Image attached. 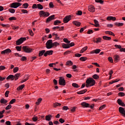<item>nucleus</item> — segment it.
Masks as SVG:
<instances>
[{"label": "nucleus", "instance_id": "1", "mask_svg": "<svg viewBox=\"0 0 125 125\" xmlns=\"http://www.w3.org/2000/svg\"><path fill=\"white\" fill-rule=\"evenodd\" d=\"M86 86L88 87L89 86H93L95 84V80L93 78H89L86 81Z\"/></svg>", "mask_w": 125, "mask_h": 125}, {"label": "nucleus", "instance_id": "2", "mask_svg": "<svg viewBox=\"0 0 125 125\" xmlns=\"http://www.w3.org/2000/svg\"><path fill=\"white\" fill-rule=\"evenodd\" d=\"M22 52H25V53H31V52H33V49L30 48L29 46H22Z\"/></svg>", "mask_w": 125, "mask_h": 125}, {"label": "nucleus", "instance_id": "3", "mask_svg": "<svg viewBox=\"0 0 125 125\" xmlns=\"http://www.w3.org/2000/svg\"><path fill=\"white\" fill-rule=\"evenodd\" d=\"M50 15L49 12H44L43 10H41L39 12V16L40 17H48Z\"/></svg>", "mask_w": 125, "mask_h": 125}, {"label": "nucleus", "instance_id": "4", "mask_svg": "<svg viewBox=\"0 0 125 125\" xmlns=\"http://www.w3.org/2000/svg\"><path fill=\"white\" fill-rule=\"evenodd\" d=\"M46 47L47 49H50L53 47L52 40H49L47 41L46 44Z\"/></svg>", "mask_w": 125, "mask_h": 125}, {"label": "nucleus", "instance_id": "5", "mask_svg": "<svg viewBox=\"0 0 125 125\" xmlns=\"http://www.w3.org/2000/svg\"><path fill=\"white\" fill-rule=\"evenodd\" d=\"M25 41H26V38L25 37H24V38L21 37L16 42V45H20L21 44H22V43L24 42H25Z\"/></svg>", "mask_w": 125, "mask_h": 125}, {"label": "nucleus", "instance_id": "6", "mask_svg": "<svg viewBox=\"0 0 125 125\" xmlns=\"http://www.w3.org/2000/svg\"><path fill=\"white\" fill-rule=\"evenodd\" d=\"M21 5H22V4L19 2H13L10 4V7L12 8H17V7H19Z\"/></svg>", "mask_w": 125, "mask_h": 125}, {"label": "nucleus", "instance_id": "7", "mask_svg": "<svg viewBox=\"0 0 125 125\" xmlns=\"http://www.w3.org/2000/svg\"><path fill=\"white\" fill-rule=\"evenodd\" d=\"M59 84L60 85H66V81L63 77H60L59 80Z\"/></svg>", "mask_w": 125, "mask_h": 125}, {"label": "nucleus", "instance_id": "8", "mask_svg": "<svg viewBox=\"0 0 125 125\" xmlns=\"http://www.w3.org/2000/svg\"><path fill=\"white\" fill-rule=\"evenodd\" d=\"M11 52L12 51L10 49H6L1 51V54H7V55H8V54L11 53Z\"/></svg>", "mask_w": 125, "mask_h": 125}, {"label": "nucleus", "instance_id": "9", "mask_svg": "<svg viewBox=\"0 0 125 125\" xmlns=\"http://www.w3.org/2000/svg\"><path fill=\"white\" fill-rule=\"evenodd\" d=\"M71 15H68L64 17L63 20V23H68L71 20Z\"/></svg>", "mask_w": 125, "mask_h": 125}, {"label": "nucleus", "instance_id": "10", "mask_svg": "<svg viewBox=\"0 0 125 125\" xmlns=\"http://www.w3.org/2000/svg\"><path fill=\"white\" fill-rule=\"evenodd\" d=\"M119 113L122 114V116L125 118V110L124 107H120L119 108Z\"/></svg>", "mask_w": 125, "mask_h": 125}, {"label": "nucleus", "instance_id": "11", "mask_svg": "<svg viewBox=\"0 0 125 125\" xmlns=\"http://www.w3.org/2000/svg\"><path fill=\"white\" fill-rule=\"evenodd\" d=\"M55 18V15H52L51 16L49 17L46 20V23H48L50 22V21H52V20H54Z\"/></svg>", "mask_w": 125, "mask_h": 125}, {"label": "nucleus", "instance_id": "12", "mask_svg": "<svg viewBox=\"0 0 125 125\" xmlns=\"http://www.w3.org/2000/svg\"><path fill=\"white\" fill-rule=\"evenodd\" d=\"M53 54V50L46 51L44 54V56L46 57L47 55H52Z\"/></svg>", "mask_w": 125, "mask_h": 125}, {"label": "nucleus", "instance_id": "13", "mask_svg": "<svg viewBox=\"0 0 125 125\" xmlns=\"http://www.w3.org/2000/svg\"><path fill=\"white\" fill-rule=\"evenodd\" d=\"M88 8L90 12H95V8L93 5H91L89 6Z\"/></svg>", "mask_w": 125, "mask_h": 125}, {"label": "nucleus", "instance_id": "14", "mask_svg": "<svg viewBox=\"0 0 125 125\" xmlns=\"http://www.w3.org/2000/svg\"><path fill=\"white\" fill-rule=\"evenodd\" d=\"M100 51L101 50L100 49H96L90 52L91 54H93L95 53V54H98V53H100Z\"/></svg>", "mask_w": 125, "mask_h": 125}, {"label": "nucleus", "instance_id": "15", "mask_svg": "<svg viewBox=\"0 0 125 125\" xmlns=\"http://www.w3.org/2000/svg\"><path fill=\"white\" fill-rule=\"evenodd\" d=\"M121 60V58H120V56L118 55H116L114 56V62L115 63H118L119 61Z\"/></svg>", "mask_w": 125, "mask_h": 125}, {"label": "nucleus", "instance_id": "16", "mask_svg": "<svg viewBox=\"0 0 125 125\" xmlns=\"http://www.w3.org/2000/svg\"><path fill=\"white\" fill-rule=\"evenodd\" d=\"M117 103L119 104V105H120V106H122V107H125V104L124 103L123 101L121 100L120 99H118L117 100Z\"/></svg>", "mask_w": 125, "mask_h": 125}, {"label": "nucleus", "instance_id": "17", "mask_svg": "<svg viewBox=\"0 0 125 125\" xmlns=\"http://www.w3.org/2000/svg\"><path fill=\"white\" fill-rule=\"evenodd\" d=\"M52 37H54V39L56 41H57V40H60V37L59 36H58V34H57L55 33H52Z\"/></svg>", "mask_w": 125, "mask_h": 125}, {"label": "nucleus", "instance_id": "18", "mask_svg": "<svg viewBox=\"0 0 125 125\" xmlns=\"http://www.w3.org/2000/svg\"><path fill=\"white\" fill-rule=\"evenodd\" d=\"M72 24L73 25H75V26H76V27H80V26H81V24L82 23H81V22L77 21H75L72 22Z\"/></svg>", "mask_w": 125, "mask_h": 125}, {"label": "nucleus", "instance_id": "19", "mask_svg": "<svg viewBox=\"0 0 125 125\" xmlns=\"http://www.w3.org/2000/svg\"><path fill=\"white\" fill-rule=\"evenodd\" d=\"M106 20H113V21H116L117 20V19L115 17L112 16H108L106 18Z\"/></svg>", "mask_w": 125, "mask_h": 125}, {"label": "nucleus", "instance_id": "20", "mask_svg": "<svg viewBox=\"0 0 125 125\" xmlns=\"http://www.w3.org/2000/svg\"><path fill=\"white\" fill-rule=\"evenodd\" d=\"M81 106H83V107L85 108H88V106H89V104L88 103H85V102H83L81 103Z\"/></svg>", "mask_w": 125, "mask_h": 125}, {"label": "nucleus", "instance_id": "21", "mask_svg": "<svg viewBox=\"0 0 125 125\" xmlns=\"http://www.w3.org/2000/svg\"><path fill=\"white\" fill-rule=\"evenodd\" d=\"M52 118V115L49 114L45 116V120L48 122L49 121H51V119Z\"/></svg>", "mask_w": 125, "mask_h": 125}, {"label": "nucleus", "instance_id": "22", "mask_svg": "<svg viewBox=\"0 0 125 125\" xmlns=\"http://www.w3.org/2000/svg\"><path fill=\"white\" fill-rule=\"evenodd\" d=\"M21 76V74L20 73H17L14 76V80L15 81H17L18 79H19V77Z\"/></svg>", "mask_w": 125, "mask_h": 125}, {"label": "nucleus", "instance_id": "23", "mask_svg": "<svg viewBox=\"0 0 125 125\" xmlns=\"http://www.w3.org/2000/svg\"><path fill=\"white\" fill-rule=\"evenodd\" d=\"M44 53H45V50L40 51L39 53V57H41L42 56V55H44Z\"/></svg>", "mask_w": 125, "mask_h": 125}, {"label": "nucleus", "instance_id": "24", "mask_svg": "<svg viewBox=\"0 0 125 125\" xmlns=\"http://www.w3.org/2000/svg\"><path fill=\"white\" fill-rule=\"evenodd\" d=\"M6 80H11V81H14V75H10L7 78Z\"/></svg>", "mask_w": 125, "mask_h": 125}, {"label": "nucleus", "instance_id": "25", "mask_svg": "<svg viewBox=\"0 0 125 125\" xmlns=\"http://www.w3.org/2000/svg\"><path fill=\"white\" fill-rule=\"evenodd\" d=\"M73 62L72 61H67L66 62L65 65L66 66H73Z\"/></svg>", "mask_w": 125, "mask_h": 125}, {"label": "nucleus", "instance_id": "26", "mask_svg": "<svg viewBox=\"0 0 125 125\" xmlns=\"http://www.w3.org/2000/svg\"><path fill=\"white\" fill-rule=\"evenodd\" d=\"M105 34L107 35H110V36H113V37H115V34L114 33L110 31H106L104 32Z\"/></svg>", "mask_w": 125, "mask_h": 125}, {"label": "nucleus", "instance_id": "27", "mask_svg": "<svg viewBox=\"0 0 125 125\" xmlns=\"http://www.w3.org/2000/svg\"><path fill=\"white\" fill-rule=\"evenodd\" d=\"M103 40H104V41H111L112 40V38L110 37L104 36L103 37Z\"/></svg>", "mask_w": 125, "mask_h": 125}, {"label": "nucleus", "instance_id": "28", "mask_svg": "<svg viewBox=\"0 0 125 125\" xmlns=\"http://www.w3.org/2000/svg\"><path fill=\"white\" fill-rule=\"evenodd\" d=\"M7 102H8L7 100L4 99V98H2L0 100V103L1 104H6Z\"/></svg>", "mask_w": 125, "mask_h": 125}, {"label": "nucleus", "instance_id": "29", "mask_svg": "<svg viewBox=\"0 0 125 125\" xmlns=\"http://www.w3.org/2000/svg\"><path fill=\"white\" fill-rule=\"evenodd\" d=\"M62 46L63 48H70V44H69L63 43Z\"/></svg>", "mask_w": 125, "mask_h": 125}, {"label": "nucleus", "instance_id": "30", "mask_svg": "<svg viewBox=\"0 0 125 125\" xmlns=\"http://www.w3.org/2000/svg\"><path fill=\"white\" fill-rule=\"evenodd\" d=\"M86 91H87V90L85 89L84 90L77 92V94H83L84 93H85Z\"/></svg>", "mask_w": 125, "mask_h": 125}, {"label": "nucleus", "instance_id": "31", "mask_svg": "<svg viewBox=\"0 0 125 125\" xmlns=\"http://www.w3.org/2000/svg\"><path fill=\"white\" fill-rule=\"evenodd\" d=\"M94 22L95 23V24L94 25L95 27H100V25L97 20H94Z\"/></svg>", "mask_w": 125, "mask_h": 125}, {"label": "nucleus", "instance_id": "32", "mask_svg": "<svg viewBox=\"0 0 125 125\" xmlns=\"http://www.w3.org/2000/svg\"><path fill=\"white\" fill-rule=\"evenodd\" d=\"M86 50H87V46H86L84 47H83L82 50L80 51V53H83L84 51H86Z\"/></svg>", "mask_w": 125, "mask_h": 125}, {"label": "nucleus", "instance_id": "33", "mask_svg": "<svg viewBox=\"0 0 125 125\" xmlns=\"http://www.w3.org/2000/svg\"><path fill=\"white\" fill-rule=\"evenodd\" d=\"M25 87V84H22L17 88V90H22Z\"/></svg>", "mask_w": 125, "mask_h": 125}, {"label": "nucleus", "instance_id": "34", "mask_svg": "<svg viewBox=\"0 0 125 125\" xmlns=\"http://www.w3.org/2000/svg\"><path fill=\"white\" fill-rule=\"evenodd\" d=\"M115 25L117 26L118 27H121L122 26H124V23L123 22H115Z\"/></svg>", "mask_w": 125, "mask_h": 125}, {"label": "nucleus", "instance_id": "35", "mask_svg": "<svg viewBox=\"0 0 125 125\" xmlns=\"http://www.w3.org/2000/svg\"><path fill=\"white\" fill-rule=\"evenodd\" d=\"M58 45H60V43L59 42H53V47H54V46H55V47H57Z\"/></svg>", "mask_w": 125, "mask_h": 125}, {"label": "nucleus", "instance_id": "36", "mask_svg": "<svg viewBox=\"0 0 125 125\" xmlns=\"http://www.w3.org/2000/svg\"><path fill=\"white\" fill-rule=\"evenodd\" d=\"M5 112V110L3 109L2 111H0V119H2L3 118V114Z\"/></svg>", "mask_w": 125, "mask_h": 125}, {"label": "nucleus", "instance_id": "37", "mask_svg": "<svg viewBox=\"0 0 125 125\" xmlns=\"http://www.w3.org/2000/svg\"><path fill=\"white\" fill-rule=\"evenodd\" d=\"M37 8L38 9H40V10H42V9H43V6H42V5L41 4H37Z\"/></svg>", "mask_w": 125, "mask_h": 125}, {"label": "nucleus", "instance_id": "38", "mask_svg": "<svg viewBox=\"0 0 125 125\" xmlns=\"http://www.w3.org/2000/svg\"><path fill=\"white\" fill-rule=\"evenodd\" d=\"M80 61H82V62H83L84 61H86V60H87V57H82L80 58Z\"/></svg>", "mask_w": 125, "mask_h": 125}, {"label": "nucleus", "instance_id": "39", "mask_svg": "<svg viewBox=\"0 0 125 125\" xmlns=\"http://www.w3.org/2000/svg\"><path fill=\"white\" fill-rule=\"evenodd\" d=\"M22 6H23V8L27 9V8H28V7H29V4L28 3H23L22 4Z\"/></svg>", "mask_w": 125, "mask_h": 125}, {"label": "nucleus", "instance_id": "40", "mask_svg": "<svg viewBox=\"0 0 125 125\" xmlns=\"http://www.w3.org/2000/svg\"><path fill=\"white\" fill-rule=\"evenodd\" d=\"M96 41L94 42H96V43H98V42H101V41H102V38H99L96 39Z\"/></svg>", "mask_w": 125, "mask_h": 125}, {"label": "nucleus", "instance_id": "41", "mask_svg": "<svg viewBox=\"0 0 125 125\" xmlns=\"http://www.w3.org/2000/svg\"><path fill=\"white\" fill-rule=\"evenodd\" d=\"M42 101V99L39 98L37 100V102L36 103V105H39V104H41V102Z\"/></svg>", "mask_w": 125, "mask_h": 125}, {"label": "nucleus", "instance_id": "42", "mask_svg": "<svg viewBox=\"0 0 125 125\" xmlns=\"http://www.w3.org/2000/svg\"><path fill=\"white\" fill-rule=\"evenodd\" d=\"M59 24H61V21L57 20L54 22V25H58Z\"/></svg>", "mask_w": 125, "mask_h": 125}, {"label": "nucleus", "instance_id": "43", "mask_svg": "<svg viewBox=\"0 0 125 125\" xmlns=\"http://www.w3.org/2000/svg\"><path fill=\"white\" fill-rule=\"evenodd\" d=\"M92 78L94 79V80H98L99 79V76L97 74H94L92 76Z\"/></svg>", "mask_w": 125, "mask_h": 125}, {"label": "nucleus", "instance_id": "44", "mask_svg": "<svg viewBox=\"0 0 125 125\" xmlns=\"http://www.w3.org/2000/svg\"><path fill=\"white\" fill-rule=\"evenodd\" d=\"M16 49L17 51H21V49H22V46H16Z\"/></svg>", "mask_w": 125, "mask_h": 125}, {"label": "nucleus", "instance_id": "45", "mask_svg": "<svg viewBox=\"0 0 125 125\" xmlns=\"http://www.w3.org/2000/svg\"><path fill=\"white\" fill-rule=\"evenodd\" d=\"M72 86H73V87H75L76 88H79V87H80V86H79V84H78L77 83H73Z\"/></svg>", "mask_w": 125, "mask_h": 125}, {"label": "nucleus", "instance_id": "46", "mask_svg": "<svg viewBox=\"0 0 125 125\" xmlns=\"http://www.w3.org/2000/svg\"><path fill=\"white\" fill-rule=\"evenodd\" d=\"M105 107H106V104H103V105L99 107V110L101 111V110H103V109H104V108H105Z\"/></svg>", "mask_w": 125, "mask_h": 125}, {"label": "nucleus", "instance_id": "47", "mask_svg": "<svg viewBox=\"0 0 125 125\" xmlns=\"http://www.w3.org/2000/svg\"><path fill=\"white\" fill-rule=\"evenodd\" d=\"M26 77H27L24 80L21 81V83H25V82H27V81H28V80H29V76H26Z\"/></svg>", "mask_w": 125, "mask_h": 125}, {"label": "nucleus", "instance_id": "48", "mask_svg": "<svg viewBox=\"0 0 125 125\" xmlns=\"http://www.w3.org/2000/svg\"><path fill=\"white\" fill-rule=\"evenodd\" d=\"M58 106H61V104L58 103H56L54 104L53 106L55 108H56V107H58Z\"/></svg>", "mask_w": 125, "mask_h": 125}, {"label": "nucleus", "instance_id": "49", "mask_svg": "<svg viewBox=\"0 0 125 125\" xmlns=\"http://www.w3.org/2000/svg\"><path fill=\"white\" fill-rule=\"evenodd\" d=\"M15 102H16V99H12L11 101H10V103H9V104H14V103H15Z\"/></svg>", "mask_w": 125, "mask_h": 125}, {"label": "nucleus", "instance_id": "50", "mask_svg": "<svg viewBox=\"0 0 125 125\" xmlns=\"http://www.w3.org/2000/svg\"><path fill=\"white\" fill-rule=\"evenodd\" d=\"M19 71V68L18 67H16L13 69V73H17Z\"/></svg>", "mask_w": 125, "mask_h": 125}, {"label": "nucleus", "instance_id": "51", "mask_svg": "<svg viewBox=\"0 0 125 125\" xmlns=\"http://www.w3.org/2000/svg\"><path fill=\"white\" fill-rule=\"evenodd\" d=\"M8 11H9L10 13H15V10L14 9L9 8Z\"/></svg>", "mask_w": 125, "mask_h": 125}, {"label": "nucleus", "instance_id": "52", "mask_svg": "<svg viewBox=\"0 0 125 125\" xmlns=\"http://www.w3.org/2000/svg\"><path fill=\"white\" fill-rule=\"evenodd\" d=\"M125 94L124 92H119L118 93V96H120V97H124L125 96Z\"/></svg>", "mask_w": 125, "mask_h": 125}, {"label": "nucleus", "instance_id": "53", "mask_svg": "<svg viewBox=\"0 0 125 125\" xmlns=\"http://www.w3.org/2000/svg\"><path fill=\"white\" fill-rule=\"evenodd\" d=\"M11 108H12V105H11V104H9L6 107L5 110H9L10 109H11Z\"/></svg>", "mask_w": 125, "mask_h": 125}, {"label": "nucleus", "instance_id": "54", "mask_svg": "<svg viewBox=\"0 0 125 125\" xmlns=\"http://www.w3.org/2000/svg\"><path fill=\"white\" fill-rule=\"evenodd\" d=\"M49 6L50 8H53L54 7V5L52 2H50L49 4Z\"/></svg>", "mask_w": 125, "mask_h": 125}, {"label": "nucleus", "instance_id": "55", "mask_svg": "<svg viewBox=\"0 0 125 125\" xmlns=\"http://www.w3.org/2000/svg\"><path fill=\"white\" fill-rule=\"evenodd\" d=\"M108 60L110 63H114V61H113V58L111 57H109L108 58Z\"/></svg>", "mask_w": 125, "mask_h": 125}, {"label": "nucleus", "instance_id": "56", "mask_svg": "<svg viewBox=\"0 0 125 125\" xmlns=\"http://www.w3.org/2000/svg\"><path fill=\"white\" fill-rule=\"evenodd\" d=\"M63 41L66 43H70V42H71L68 41V39H67V38H64Z\"/></svg>", "mask_w": 125, "mask_h": 125}, {"label": "nucleus", "instance_id": "57", "mask_svg": "<svg viewBox=\"0 0 125 125\" xmlns=\"http://www.w3.org/2000/svg\"><path fill=\"white\" fill-rule=\"evenodd\" d=\"M27 60V57L25 56L21 57V61H26Z\"/></svg>", "mask_w": 125, "mask_h": 125}, {"label": "nucleus", "instance_id": "58", "mask_svg": "<svg viewBox=\"0 0 125 125\" xmlns=\"http://www.w3.org/2000/svg\"><path fill=\"white\" fill-rule=\"evenodd\" d=\"M28 32L31 37H33V36H34V33L33 32V31H32V29H29Z\"/></svg>", "mask_w": 125, "mask_h": 125}, {"label": "nucleus", "instance_id": "59", "mask_svg": "<svg viewBox=\"0 0 125 125\" xmlns=\"http://www.w3.org/2000/svg\"><path fill=\"white\" fill-rule=\"evenodd\" d=\"M93 31H92V29H89L87 32V34H88V35H90V34H93Z\"/></svg>", "mask_w": 125, "mask_h": 125}, {"label": "nucleus", "instance_id": "60", "mask_svg": "<svg viewBox=\"0 0 125 125\" xmlns=\"http://www.w3.org/2000/svg\"><path fill=\"white\" fill-rule=\"evenodd\" d=\"M32 121L33 122H37V121H38V117L37 116H34L33 118H32Z\"/></svg>", "mask_w": 125, "mask_h": 125}, {"label": "nucleus", "instance_id": "61", "mask_svg": "<svg viewBox=\"0 0 125 125\" xmlns=\"http://www.w3.org/2000/svg\"><path fill=\"white\" fill-rule=\"evenodd\" d=\"M17 19L16 17H12L9 18L10 21H12V20H17Z\"/></svg>", "mask_w": 125, "mask_h": 125}, {"label": "nucleus", "instance_id": "62", "mask_svg": "<svg viewBox=\"0 0 125 125\" xmlns=\"http://www.w3.org/2000/svg\"><path fill=\"white\" fill-rule=\"evenodd\" d=\"M62 110L64 111H67V110H69V107L67 106H63L62 107Z\"/></svg>", "mask_w": 125, "mask_h": 125}, {"label": "nucleus", "instance_id": "63", "mask_svg": "<svg viewBox=\"0 0 125 125\" xmlns=\"http://www.w3.org/2000/svg\"><path fill=\"white\" fill-rule=\"evenodd\" d=\"M3 70H5V66L3 65L0 66V71H2Z\"/></svg>", "mask_w": 125, "mask_h": 125}, {"label": "nucleus", "instance_id": "64", "mask_svg": "<svg viewBox=\"0 0 125 125\" xmlns=\"http://www.w3.org/2000/svg\"><path fill=\"white\" fill-rule=\"evenodd\" d=\"M21 11L22 13H23L24 14H25V13L27 14L28 13V11L27 10H25V9H21Z\"/></svg>", "mask_w": 125, "mask_h": 125}]
</instances>
